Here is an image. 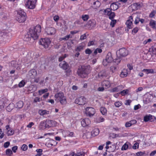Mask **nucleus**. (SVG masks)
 Segmentation results:
<instances>
[{
  "label": "nucleus",
  "instance_id": "obj_6",
  "mask_svg": "<svg viewBox=\"0 0 156 156\" xmlns=\"http://www.w3.org/2000/svg\"><path fill=\"white\" fill-rule=\"evenodd\" d=\"M51 43L50 39L48 38L41 39L40 41V44L43 46L44 48H48Z\"/></svg>",
  "mask_w": 156,
  "mask_h": 156
},
{
  "label": "nucleus",
  "instance_id": "obj_45",
  "mask_svg": "<svg viewBox=\"0 0 156 156\" xmlns=\"http://www.w3.org/2000/svg\"><path fill=\"white\" fill-rule=\"evenodd\" d=\"M139 29L137 27H135L133 29L132 31V34H136L138 31Z\"/></svg>",
  "mask_w": 156,
  "mask_h": 156
},
{
  "label": "nucleus",
  "instance_id": "obj_14",
  "mask_svg": "<svg viewBox=\"0 0 156 156\" xmlns=\"http://www.w3.org/2000/svg\"><path fill=\"white\" fill-rule=\"evenodd\" d=\"M52 125H47L46 122L45 121H43L41 122L40 123L39 128L40 129H43L47 127L48 126L51 127Z\"/></svg>",
  "mask_w": 156,
  "mask_h": 156
},
{
  "label": "nucleus",
  "instance_id": "obj_9",
  "mask_svg": "<svg viewBox=\"0 0 156 156\" xmlns=\"http://www.w3.org/2000/svg\"><path fill=\"white\" fill-rule=\"evenodd\" d=\"M89 3L94 9L99 8L101 5V3L98 0H89Z\"/></svg>",
  "mask_w": 156,
  "mask_h": 156
},
{
  "label": "nucleus",
  "instance_id": "obj_42",
  "mask_svg": "<svg viewBox=\"0 0 156 156\" xmlns=\"http://www.w3.org/2000/svg\"><path fill=\"white\" fill-rule=\"evenodd\" d=\"M128 145L127 143L125 144L122 146V150H127L128 148Z\"/></svg>",
  "mask_w": 156,
  "mask_h": 156
},
{
  "label": "nucleus",
  "instance_id": "obj_21",
  "mask_svg": "<svg viewBox=\"0 0 156 156\" xmlns=\"http://www.w3.org/2000/svg\"><path fill=\"white\" fill-rule=\"evenodd\" d=\"M123 87L122 86H119L113 88L111 90V92H116L121 90Z\"/></svg>",
  "mask_w": 156,
  "mask_h": 156
},
{
  "label": "nucleus",
  "instance_id": "obj_60",
  "mask_svg": "<svg viewBox=\"0 0 156 156\" xmlns=\"http://www.w3.org/2000/svg\"><path fill=\"white\" fill-rule=\"evenodd\" d=\"M125 126L126 127H130L132 126L131 123L130 122H129H129H126L125 124Z\"/></svg>",
  "mask_w": 156,
  "mask_h": 156
},
{
  "label": "nucleus",
  "instance_id": "obj_32",
  "mask_svg": "<svg viewBox=\"0 0 156 156\" xmlns=\"http://www.w3.org/2000/svg\"><path fill=\"white\" fill-rule=\"evenodd\" d=\"M12 154V152L11 149H8L6 150L5 151V154L6 155L8 156H11Z\"/></svg>",
  "mask_w": 156,
  "mask_h": 156
},
{
  "label": "nucleus",
  "instance_id": "obj_12",
  "mask_svg": "<svg viewBox=\"0 0 156 156\" xmlns=\"http://www.w3.org/2000/svg\"><path fill=\"white\" fill-rule=\"evenodd\" d=\"M133 16H130L127 20L126 21V24L127 27L129 29H131L133 27Z\"/></svg>",
  "mask_w": 156,
  "mask_h": 156
},
{
  "label": "nucleus",
  "instance_id": "obj_50",
  "mask_svg": "<svg viewBox=\"0 0 156 156\" xmlns=\"http://www.w3.org/2000/svg\"><path fill=\"white\" fill-rule=\"evenodd\" d=\"M28 148V147L27 145L23 144L21 147V149L23 151H26Z\"/></svg>",
  "mask_w": 156,
  "mask_h": 156
},
{
  "label": "nucleus",
  "instance_id": "obj_15",
  "mask_svg": "<svg viewBox=\"0 0 156 156\" xmlns=\"http://www.w3.org/2000/svg\"><path fill=\"white\" fill-rule=\"evenodd\" d=\"M90 121L88 118L83 119L81 122L82 126L83 127L88 126L90 124Z\"/></svg>",
  "mask_w": 156,
  "mask_h": 156
},
{
  "label": "nucleus",
  "instance_id": "obj_51",
  "mask_svg": "<svg viewBox=\"0 0 156 156\" xmlns=\"http://www.w3.org/2000/svg\"><path fill=\"white\" fill-rule=\"evenodd\" d=\"M151 117H150V115L145 116L144 118V121L145 122H147L150 119Z\"/></svg>",
  "mask_w": 156,
  "mask_h": 156
},
{
  "label": "nucleus",
  "instance_id": "obj_24",
  "mask_svg": "<svg viewBox=\"0 0 156 156\" xmlns=\"http://www.w3.org/2000/svg\"><path fill=\"white\" fill-rule=\"evenodd\" d=\"M23 102L22 101H20L18 102L16 104L15 107L16 108L20 109L23 107Z\"/></svg>",
  "mask_w": 156,
  "mask_h": 156
},
{
  "label": "nucleus",
  "instance_id": "obj_62",
  "mask_svg": "<svg viewBox=\"0 0 156 156\" xmlns=\"http://www.w3.org/2000/svg\"><path fill=\"white\" fill-rule=\"evenodd\" d=\"M127 67L130 70H131L133 69V66L131 64H127Z\"/></svg>",
  "mask_w": 156,
  "mask_h": 156
},
{
  "label": "nucleus",
  "instance_id": "obj_43",
  "mask_svg": "<svg viewBox=\"0 0 156 156\" xmlns=\"http://www.w3.org/2000/svg\"><path fill=\"white\" fill-rule=\"evenodd\" d=\"M122 104V102L121 101H118L114 103V105L116 107H119L121 106Z\"/></svg>",
  "mask_w": 156,
  "mask_h": 156
},
{
  "label": "nucleus",
  "instance_id": "obj_39",
  "mask_svg": "<svg viewBox=\"0 0 156 156\" xmlns=\"http://www.w3.org/2000/svg\"><path fill=\"white\" fill-rule=\"evenodd\" d=\"M129 92V90L128 89L124 90L121 91L120 94L122 96H124L126 94H127Z\"/></svg>",
  "mask_w": 156,
  "mask_h": 156
},
{
  "label": "nucleus",
  "instance_id": "obj_33",
  "mask_svg": "<svg viewBox=\"0 0 156 156\" xmlns=\"http://www.w3.org/2000/svg\"><path fill=\"white\" fill-rule=\"evenodd\" d=\"M150 51H151L153 54H156V45H154L151 47V48L150 49Z\"/></svg>",
  "mask_w": 156,
  "mask_h": 156
},
{
  "label": "nucleus",
  "instance_id": "obj_57",
  "mask_svg": "<svg viewBox=\"0 0 156 156\" xmlns=\"http://www.w3.org/2000/svg\"><path fill=\"white\" fill-rule=\"evenodd\" d=\"M85 52L86 54H90L92 53V51L90 49L87 48Z\"/></svg>",
  "mask_w": 156,
  "mask_h": 156
},
{
  "label": "nucleus",
  "instance_id": "obj_30",
  "mask_svg": "<svg viewBox=\"0 0 156 156\" xmlns=\"http://www.w3.org/2000/svg\"><path fill=\"white\" fill-rule=\"evenodd\" d=\"M150 25L153 28H156V22L153 20H151L149 23Z\"/></svg>",
  "mask_w": 156,
  "mask_h": 156
},
{
  "label": "nucleus",
  "instance_id": "obj_22",
  "mask_svg": "<svg viewBox=\"0 0 156 156\" xmlns=\"http://www.w3.org/2000/svg\"><path fill=\"white\" fill-rule=\"evenodd\" d=\"M85 153L84 152H81L75 153L74 152H73L70 154V156H84Z\"/></svg>",
  "mask_w": 156,
  "mask_h": 156
},
{
  "label": "nucleus",
  "instance_id": "obj_41",
  "mask_svg": "<svg viewBox=\"0 0 156 156\" xmlns=\"http://www.w3.org/2000/svg\"><path fill=\"white\" fill-rule=\"evenodd\" d=\"M132 6L133 7L135 8L136 9H138L140 7V4L137 3H134L133 4Z\"/></svg>",
  "mask_w": 156,
  "mask_h": 156
},
{
  "label": "nucleus",
  "instance_id": "obj_44",
  "mask_svg": "<svg viewBox=\"0 0 156 156\" xmlns=\"http://www.w3.org/2000/svg\"><path fill=\"white\" fill-rule=\"evenodd\" d=\"M102 52V50L100 48H97L94 50V54L95 55H96L97 54L98 52L101 53Z\"/></svg>",
  "mask_w": 156,
  "mask_h": 156
},
{
  "label": "nucleus",
  "instance_id": "obj_25",
  "mask_svg": "<svg viewBox=\"0 0 156 156\" xmlns=\"http://www.w3.org/2000/svg\"><path fill=\"white\" fill-rule=\"evenodd\" d=\"M110 8L111 10H115L118 9L119 6L117 3H113L111 4Z\"/></svg>",
  "mask_w": 156,
  "mask_h": 156
},
{
  "label": "nucleus",
  "instance_id": "obj_52",
  "mask_svg": "<svg viewBox=\"0 0 156 156\" xmlns=\"http://www.w3.org/2000/svg\"><path fill=\"white\" fill-rule=\"evenodd\" d=\"M67 56V55L66 54H64L63 55L61 56L59 58L58 61L59 62H61Z\"/></svg>",
  "mask_w": 156,
  "mask_h": 156
},
{
  "label": "nucleus",
  "instance_id": "obj_54",
  "mask_svg": "<svg viewBox=\"0 0 156 156\" xmlns=\"http://www.w3.org/2000/svg\"><path fill=\"white\" fill-rule=\"evenodd\" d=\"M139 147V144L137 143H135L133 147V149H136L138 148Z\"/></svg>",
  "mask_w": 156,
  "mask_h": 156
},
{
  "label": "nucleus",
  "instance_id": "obj_35",
  "mask_svg": "<svg viewBox=\"0 0 156 156\" xmlns=\"http://www.w3.org/2000/svg\"><path fill=\"white\" fill-rule=\"evenodd\" d=\"M104 120L105 119L101 116L99 117L96 119V122L98 123L103 122Z\"/></svg>",
  "mask_w": 156,
  "mask_h": 156
},
{
  "label": "nucleus",
  "instance_id": "obj_27",
  "mask_svg": "<svg viewBox=\"0 0 156 156\" xmlns=\"http://www.w3.org/2000/svg\"><path fill=\"white\" fill-rule=\"evenodd\" d=\"M128 71L126 69H123L120 74V76L122 77H124L127 75Z\"/></svg>",
  "mask_w": 156,
  "mask_h": 156
},
{
  "label": "nucleus",
  "instance_id": "obj_3",
  "mask_svg": "<svg viewBox=\"0 0 156 156\" xmlns=\"http://www.w3.org/2000/svg\"><path fill=\"white\" fill-rule=\"evenodd\" d=\"M55 101L57 102H59L62 105H65L67 103L66 98L64 94L61 92L55 94Z\"/></svg>",
  "mask_w": 156,
  "mask_h": 156
},
{
  "label": "nucleus",
  "instance_id": "obj_29",
  "mask_svg": "<svg viewBox=\"0 0 156 156\" xmlns=\"http://www.w3.org/2000/svg\"><path fill=\"white\" fill-rule=\"evenodd\" d=\"M99 133V130L98 128H95L92 131L91 134L93 136L98 135Z\"/></svg>",
  "mask_w": 156,
  "mask_h": 156
},
{
  "label": "nucleus",
  "instance_id": "obj_10",
  "mask_svg": "<svg viewBox=\"0 0 156 156\" xmlns=\"http://www.w3.org/2000/svg\"><path fill=\"white\" fill-rule=\"evenodd\" d=\"M95 109L92 107H87L86 108V114L89 116H93L95 113Z\"/></svg>",
  "mask_w": 156,
  "mask_h": 156
},
{
  "label": "nucleus",
  "instance_id": "obj_23",
  "mask_svg": "<svg viewBox=\"0 0 156 156\" xmlns=\"http://www.w3.org/2000/svg\"><path fill=\"white\" fill-rule=\"evenodd\" d=\"M153 98V96L152 95L149 94L147 95L145 101L146 104L148 103L151 102Z\"/></svg>",
  "mask_w": 156,
  "mask_h": 156
},
{
  "label": "nucleus",
  "instance_id": "obj_55",
  "mask_svg": "<svg viewBox=\"0 0 156 156\" xmlns=\"http://www.w3.org/2000/svg\"><path fill=\"white\" fill-rule=\"evenodd\" d=\"M10 145V142H6L4 144V146L5 148H7Z\"/></svg>",
  "mask_w": 156,
  "mask_h": 156
},
{
  "label": "nucleus",
  "instance_id": "obj_16",
  "mask_svg": "<svg viewBox=\"0 0 156 156\" xmlns=\"http://www.w3.org/2000/svg\"><path fill=\"white\" fill-rule=\"evenodd\" d=\"M119 53L120 56L122 57L126 56L128 54L127 51L124 48L120 49L119 51Z\"/></svg>",
  "mask_w": 156,
  "mask_h": 156
},
{
  "label": "nucleus",
  "instance_id": "obj_64",
  "mask_svg": "<svg viewBox=\"0 0 156 156\" xmlns=\"http://www.w3.org/2000/svg\"><path fill=\"white\" fill-rule=\"evenodd\" d=\"M34 123L33 122H30L29 124L27 125V127L28 128H30L32 126L34 125Z\"/></svg>",
  "mask_w": 156,
  "mask_h": 156
},
{
  "label": "nucleus",
  "instance_id": "obj_28",
  "mask_svg": "<svg viewBox=\"0 0 156 156\" xmlns=\"http://www.w3.org/2000/svg\"><path fill=\"white\" fill-rule=\"evenodd\" d=\"M142 71L145 72L147 74L154 73V70L152 69H144L142 70Z\"/></svg>",
  "mask_w": 156,
  "mask_h": 156
},
{
  "label": "nucleus",
  "instance_id": "obj_4",
  "mask_svg": "<svg viewBox=\"0 0 156 156\" xmlns=\"http://www.w3.org/2000/svg\"><path fill=\"white\" fill-rule=\"evenodd\" d=\"M27 18L26 13L23 10H19L17 12L16 20L20 23L24 22Z\"/></svg>",
  "mask_w": 156,
  "mask_h": 156
},
{
  "label": "nucleus",
  "instance_id": "obj_47",
  "mask_svg": "<svg viewBox=\"0 0 156 156\" xmlns=\"http://www.w3.org/2000/svg\"><path fill=\"white\" fill-rule=\"evenodd\" d=\"M25 84V82L24 81L22 80V81L20 82L19 84V86L20 87H23Z\"/></svg>",
  "mask_w": 156,
  "mask_h": 156
},
{
  "label": "nucleus",
  "instance_id": "obj_59",
  "mask_svg": "<svg viewBox=\"0 0 156 156\" xmlns=\"http://www.w3.org/2000/svg\"><path fill=\"white\" fill-rule=\"evenodd\" d=\"M40 98L39 97H35L34 100V102L35 103L38 102H40Z\"/></svg>",
  "mask_w": 156,
  "mask_h": 156
},
{
  "label": "nucleus",
  "instance_id": "obj_46",
  "mask_svg": "<svg viewBox=\"0 0 156 156\" xmlns=\"http://www.w3.org/2000/svg\"><path fill=\"white\" fill-rule=\"evenodd\" d=\"M156 14V11L155 10H153L150 14L149 17L151 18L153 17Z\"/></svg>",
  "mask_w": 156,
  "mask_h": 156
},
{
  "label": "nucleus",
  "instance_id": "obj_11",
  "mask_svg": "<svg viewBox=\"0 0 156 156\" xmlns=\"http://www.w3.org/2000/svg\"><path fill=\"white\" fill-rule=\"evenodd\" d=\"M45 32L47 35H54L56 32L55 28L52 27H48L45 30Z\"/></svg>",
  "mask_w": 156,
  "mask_h": 156
},
{
  "label": "nucleus",
  "instance_id": "obj_34",
  "mask_svg": "<svg viewBox=\"0 0 156 156\" xmlns=\"http://www.w3.org/2000/svg\"><path fill=\"white\" fill-rule=\"evenodd\" d=\"M111 12H112L111 11V9H110L109 8H108L104 10L105 14L107 15L108 16L109 15Z\"/></svg>",
  "mask_w": 156,
  "mask_h": 156
},
{
  "label": "nucleus",
  "instance_id": "obj_49",
  "mask_svg": "<svg viewBox=\"0 0 156 156\" xmlns=\"http://www.w3.org/2000/svg\"><path fill=\"white\" fill-rule=\"evenodd\" d=\"M116 23V20H112L111 21L110 23V25L112 27H113L114 26L115 23Z\"/></svg>",
  "mask_w": 156,
  "mask_h": 156
},
{
  "label": "nucleus",
  "instance_id": "obj_26",
  "mask_svg": "<svg viewBox=\"0 0 156 156\" xmlns=\"http://www.w3.org/2000/svg\"><path fill=\"white\" fill-rule=\"evenodd\" d=\"M38 113L40 115H43L46 114H49V111L46 110L40 109L39 110Z\"/></svg>",
  "mask_w": 156,
  "mask_h": 156
},
{
  "label": "nucleus",
  "instance_id": "obj_37",
  "mask_svg": "<svg viewBox=\"0 0 156 156\" xmlns=\"http://www.w3.org/2000/svg\"><path fill=\"white\" fill-rule=\"evenodd\" d=\"M81 18L84 21H86L89 19V16L88 15H83Z\"/></svg>",
  "mask_w": 156,
  "mask_h": 156
},
{
  "label": "nucleus",
  "instance_id": "obj_61",
  "mask_svg": "<svg viewBox=\"0 0 156 156\" xmlns=\"http://www.w3.org/2000/svg\"><path fill=\"white\" fill-rule=\"evenodd\" d=\"M94 41H90L88 43L87 46H89L93 45L94 44Z\"/></svg>",
  "mask_w": 156,
  "mask_h": 156
},
{
  "label": "nucleus",
  "instance_id": "obj_38",
  "mask_svg": "<svg viewBox=\"0 0 156 156\" xmlns=\"http://www.w3.org/2000/svg\"><path fill=\"white\" fill-rule=\"evenodd\" d=\"M14 133V131L13 130L10 129L7 131V133L8 136H11Z\"/></svg>",
  "mask_w": 156,
  "mask_h": 156
},
{
  "label": "nucleus",
  "instance_id": "obj_40",
  "mask_svg": "<svg viewBox=\"0 0 156 156\" xmlns=\"http://www.w3.org/2000/svg\"><path fill=\"white\" fill-rule=\"evenodd\" d=\"M83 49V46L81 45L78 46L76 48L75 50L77 51H80Z\"/></svg>",
  "mask_w": 156,
  "mask_h": 156
},
{
  "label": "nucleus",
  "instance_id": "obj_31",
  "mask_svg": "<svg viewBox=\"0 0 156 156\" xmlns=\"http://www.w3.org/2000/svg\"><path fill=\"white\" fill-rule=\"evenodd\" d=\"M100 111L103 115H105L107 114V109L103 107H101Z\"/></svg>",
  "mask_w": 156,
  "mask_h": 156
},
{
  "label": "nucleus",
  "instance_id": "obj_8",
  "mask_svg": "<svg viewBox=\"0 0 156 156\" xmlns=\"http://www.w3.org/2000/svg\"><path fill=\"white\" fill-rule=\"evenodd\" d=\"M37 0H28L26 4V6L30 9H34L35 8V4Z\"/></svg>",
  "mask_w": 156,
  "mask_h": 156
},
{
  "label": "nucleus",
  "instance_id": "obj_63",
  "mask_svg": "<svg viewBox=\"0 0 156 156\" xmlns=\"http://www.w3.org/2000/svg\"><path fill=\"white\" fill-rule=\"evenodd\" d=\"M104 87H99L98 88L97 90L99 91H103L104 90Z\"/></svg>",
  "mask_w": 156,
  "mask_h": 156
},
{
  "label": "nucleus",
  "instance_id": "obj_13",
  "mask_svg": "<svg viewBox=\"0 0 156 156\" xmlns=\"http://www.w3.org/2000/svg\"><path fill=\"white\" fill-rule=\"evenodd\" d=\"M37 74V71L35 69H32L28 72L27 75V77L31 79L34 78Z\"/></svg>",
  "mask_w": 156,
  "mask_h": 156
},
{
  "label": "nucleus",
  "instance_id": "obj_58",
  "mask_svg": "<svg viewBox=\"0 0 156 156\" xmlns=\"http://www.w3.org/2000/svg\"><path fill=\"white\" fill-rule=\"evenodd\" d=\"M17 149L18 147L16 146H15L12 147V150L14 153H16Z\"/></svg>",
  "mask_w": 156,
  "mask_h": 156
},
{
  "label": "nucleus",
  "instance_id": "obj_18",
  "mask_svg": "<svg viewBox=\"0 0 156 156\" xmlns=\"http://www.w3.org/2000/svg\"><path fill=\"white\" fill-rule=\"evenodd\" d=\"M62 134L64 137H73V136L74 133L69 131H64L62 132Z\"/></svg>",
  "mask_w": 156,
  "mask_h": 156
},
{
  "label": "nucleus",
  "instance_id": "obj_2",
  "mask_svg": "<svg viewBox=\"0 0 156 156\" xmlns=\"http://www.w3.org/2000/svg\"><path fill=\"white\" fill-rule=\"evenodd\" d=\"M91 69L92 68L90 66L83 65L79 67L77 73L81 77L84 78L87 77Z\"/></svg>",
  "mask_w": 156,
  "mask_h": 156
},
{
  "label": "nucleus",
  "instance_id": "obj_17",
  "mask_svg": "<svg viewBox=\"0 0 156 156\" xmlns=\"http://www.w3.org/2000/svg\"><path fill=\"white\" fill-rule=\"evenodd\" d=\"M101 85L106 88H108L111 86V84L109 81L108 80H105L101 82Z\"/></svg>",
  "mask_w": 156,
  "mask_h": 156
},
{
  "label": "nucleus",
  "instance_id": "obj_53",
  "mask_svg": "<svg viewBox=\"0 0 156 156\" xmlns=\"http://www.w3.org/2000/svg\"><path fill=\"white\" fill-rule=\"evenodd\" d=\"M145 154L144 153L140 151L136 153V155L137 156H141Z\"/></svg>",
  "mask_w": 156,
  "mask_h": 156
},
{
  "label": "nucleus",
  "instance_id": "obj_20",
  "mask_svg": "<svg viewBox=\"0 0 156 156\" xmlns=\"http://www.w3.org/2000/svg\"><path fill=\"white\" fill-rule=\"evenodd\" d=\"M107 76L108 73H107L106 71L105 70L101 71L98 74V76L99 78L106 77Z\"/></svg>",
  "mask_w": 156,
  "mask_h": 156
},
{
  "label": "nucleus",
  "instance_id": "obj_48",
  "mask_svg": "<svg viewBox=\"0 0 156 156\" xmlns=\"http://www.w3.org/2000/svg\"><path fill=\"white\" fill-rule=\"evenodd\" d=\"M115 13L114 12H111L109 16V18L110 19H113L115 16Z\"/></svg>",
  "mask_w": 156,
  "mask_h": 156
},
{
  "label": "nucleus",
  "instance_id": "obj_5",
  "mask_svg": "<svg viewBox=\"0 0 156 156\" xmlns=\"http://www.w3.org/2000/svg\"><path fill=\"white\" fill-rule=\"evenodd\" d=\"M87 98L84 96L78 97L75 100V103L80 105H83L87 103Z\"/></svg>",
  "mask_w": 156,
  "mask_h": 156
},
{
  "label": "nucleus",
  "instance_id": "obj_7",
  "mask_svg": "<svg viewBox=\"0 0 156 156\" xmlns=\"http://www.w3.org/2000/svg\"><path fill=\"white\" fill-rule=\"evenodd\" d=\"M113 60V58L111 56V53H108L107 54L105 59L103 61V64L105 66H106L108 63L112 62Z\"/></svg>",
  "mask_w": 156,
  "mask_h": 156
},
{
  "label": "nucleus",
  "instance_id": "obj_1",
  "mask_svg": "<svg viewBox=\"0 0 156 156\" xmlns=\"http://www.w3.org/2000/svg\"><path fill=\"white\" fill-rule=\"evenodd\" d=\"M41 27L38 25L33 29L30 28L27 34L25 35V39L26 41H29L31 38L35 40L38 39L39 34L41 32Z\"/></svg>",
  "mask_w": 156,
  "mask_h": 156
},
{
  "label": "nucleus",
  "instance_id": "obj_19",
  "mask_svg": "<svg viewBox=\"0 0 156 156\" xmlns=\"http://www.w3.org/2000/svg\"><path fill=\"white\" fill-rule=\"evenodd\" d=\"M59 66L61 68L66 70L68 68L69 65L65 61H63L60 63Z\"/></svg>",
  "mask_w": 156,
  "mask_h": 156
},
{
  "label": "nucleus",
  "instance_id": "obj_56",
  "mask_svg": "<svg viewBox=\"0 0 156 156\" xmlns=\"http://www.w3.org/2000/svg\"><path fill=\"white\" fill-rule=\"evenodd\" d=\"M140 22V18L138 17H136L135 19V20L134 21V23L136 24H137L139 23Z\"/></svg>",
  "mask_w": 156,
  "mask_h": 156
},
{
  "label": "nucleus",
  "instance_id": "obj_36",
  "mask_svg": "<svg viewBox=\"0 0 156 156\" xmlns=\"http://www.w3.org/2000/svg\"><path fill=\"white\" fill-rule=\"evenodd\" d=\"M48 91V89L47 88L39 90L38 91L39 94L40 95H41L42 94L47 92Z\"/></svg>",
  "mask_w": 156,
  "mask_h": 156
}]
</instances>
